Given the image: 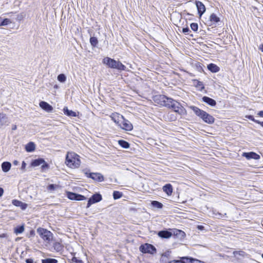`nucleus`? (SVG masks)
<instances>
[{
	"label": "nucleus",
	"instance_id": "1",
	"mask_svg": "<svg viewBox=\"0 0 263 263\" xmlns=\"http://www.w3.org/2000/svg\"><path fill=\"white\" fill-rule=\"evenodd\" d=\"M191 109L195 114L201 119L204 123L212 124L215 122V118L205 111L200 109L195 106H190Z\"/></svg>",
	"mask_w": 263,
	"mask_h": 263
},
{
	"label": "nucleus",
	"instance_id": "2",
	"mask_svg": "<svg viewBox=\"0 0 263 263\" xmlns=\"http://www.w3.org/2000/svg\"><path fill=\"white\" fill-rule=\"evenodd\" d=\"M166 107L173 109L175 112L178 113L180 115H185L186 114V109L181 105L180 103L171 98L168 99Z\"/></svg>",
	"mask_w": 263,
	"mask_h": 263
},
{
	"label": "nucleus",
	"instance_id": "3",
	"mask_svg": "<svg viewBox=\"0 0 263 263\" xmlns=\"http://www.w3.org/2000/svg\"><path fill=\"white\" fill-rule=\"evenodd\" d=\"M103 63L110 68L116 69L120 71L125 70L126 69V66L121 62L109 57L104 58L103 59Z\"/></svg>",
	"mask_w": 263,
	"mask_h": 263
},
{
	"label": "nucleus",
	"instance_id": "4",
	"mask_svg": "<svg viewBox=\"0 0 263 263\" xmlns=\"http://www.w3.org/2000/svg\"><path fill=\"white\" fill-rule=\"evenodd\" d=\"M78 155L74 153H68L66 157L65 163L70 167H78L80 165V160Z\"/></svg>",
	"mask_w": 263,
	"mask_h": 263
},
{
	"label": "nucleus",
	"instance_id": "5",
	"mask_svg": "<svg viewBox=\"0 0 263 263\" xmlns=\"http://www.w3.org/2000/svg\"><path fill=\"white\" fill-rule=\"evenodd\" d=\"M37 233L45 241L49 242L53 237V234L46 229L39 228L36 230Z\"/></svg>",
	"mask_w": 263,
	"mask_h": 263
},
{
	"label": "nucleus",
	"instance_id": "6",
	"mask_svg": "<svg viewBox=\"0 0 263 263\" xmlns=\"http://www.w3.org/2000/svg\"><path fill=\"white\" fill-rule=\"evenodd\" d=\"M139 250L143 253L151 254H154L156 253L157 251L154 246L147 243L141 245L139 247Z\"/></svg>",
	"mask_w": 263,
	"mask_h": 263
},
{
	"label": "nucleus",
	"instance_id": "7",
	"mask_svg": "<svg viewBox=\"0 0 263 263\" xmlns=\"http://www.w3.org/2000/svg\"><path fill=\"white\" fill-rule=\"evenodd\" d=\"M170 99V98L161 95H156L153 97V100L155 103L165 107H166V105L168 102V99Z\"/></svg>",
	"mask_w": 263,
	"mask_h": 263
},
{
	"label": "nucleus",
	"instance_id": "8",
	"mask_svg": "<svg viewBox=\"0 0 263 263\" xmlns=\"http://www.w3.org/2000/svg\"><path fill=\"white\" fill-rule=\"evenodd\" d=\"M102 200V195L96 193L93 194L88 200L86 208H89L92 204L98 203Z\"/></svg>",
	"mask_w": 263,
	"mask_h": 263
},
{
	"label": "nucleus",
	"instance_id": "9",
	"mask_svg": "<svg viewBox=\"0 0 263 263\" xmlns=\"http://www.w3.org/2000/svg\"><path fill=\"white\" fill-rule=\"evenodd\" d=\"M86 176L97 182H102L104 180V176L100 173H85Z\"/></svg>",
	"mask_w": 263,
	"mask_h": 263
},
{
	"label": "nucleus",
	"instance_id": "10",
	"mask_svg": "<svg viewBox=\"0 0 263 263\" xmlns=\"http://www.w3.org/2000/svg\"><path fill=\"white\" fill-rule=\"evenodd\" d=\"M66 195L68 199L72 200L82 201L86 199L84 195L71 192H67Z\"/></svg>",
	"mask_w": 263,
	"mask_h": 263
},
{
	"label": "nucleus",
	"instance_id": "11",
	"mask_svg": "<svg viewBox=\"0 0 263 263\" xmlns=\"http://www.w3.org/2000/svg\"><path fill=\"white\" fill-rule=\"evenodd\" d=\"M219 23H220V18L215 13H212L208 21L209 26L213 25L216 27L219 25Z\"/></svg>",
	"mask_w": 263,
	"mask_h": 263
},
{
	"label": "nucleus",
	"instance_id": "12",
	"mask_svg": "<svg viewBox=\"0 0 263 263\" xmlns=\"http://www.w3.org/2000/svg\"><path fill=\"white\" fill-rule=\"evenodd\" d=\"M173 229H164L157 233L158 236L161 238L168 239L173 236Z\"/></svg>",
	"mask_w": 263,
	"mask_h": 263
},
{
	"label": "nucleus",
	"instance_id": "13",
	"mask_svg": "<svg viewBox=\"0 0 263 263\" xmlns=\"http://www.w3.org/2000/svg\"><path fill=\"white\" fill-rule=\"evenodd\" d=\"M119 126L123 129L126 131H131L133 129L132 124L128 120L123 117Z\"/></svg>",
	"mask_w": 263,
	"mask_h": 263
},
{
	"label": "nucleus",
	"instance_id": "14",
	"mask_svg": "<svg viewBox=\"0 0 263 263\" xmlns=\"http://www.w3.org/2000/svg\"><path fill=\"white\" fill-rule=\"evenodd\" d=\"M242 156L248 160H258L260 158V155L254 152H244L242 153Z\"/></svg>",
	"mask_w": 263,
	"mask_h": 263
},
{
	"label": "nucleus",
	"instance_id": "15",
	"mask_svg": "<svg viewBox=\"0 0 263 263\" xmlns=\"http://www.w3.org/2000/svg\"><path fill=\"white\" fill-rule=\"evenodd\" d=\"M40 107L47 112H51L53 110V107L45 101H41L39 103Z\"/></svg>",
	"mask_w": 263,
	"mask_h": 263
},
{
	"label": "nucleus",
	"instance_id": "16",
	"mask_svg": "<svg viewBox=\"0 0 263 263\" xmlns=\"http://www.w3.org/2000/svg\"><path fill=\"white\" fill-rule=\"evenodd\" d=\"M123 117H124L122 115H121L120 114L117 112L113 113L110 116L111 120L119 126L121 124Z\"/></svg>",
	"mask_w": 263,
	"mask_h": 263
},
{
	"label": "nucleus",
	"instance_id": "17",
	"mask_svg": "<svg viewBox=\"0 0 263 263\" xmlns=\"http://www.w3.org/2000/svg\"><path fill=\"white\" fill-rule=\"evenodd\" d=\"M195 4L197 9L198 14L199 16L201 17L205 11V7L204 5L200 1H196Z\"/></svg>",
	"mask_w": 263,
	"mask_h": 263
},
{
	"label": "nucleus",
	"instance_id": "18",
	"mask_svg": "<svg viewBox=\"0 0 263 263\" xmlns=\"http://www.w3.org/2000/svg\"><path fill=\"white\" fill-rule=\"evenodd\" d=\"M172 232L173 236L180 240L183 239L185 236V233L184 232L181 230L173 229Z\"/></svg>",
	"mask_w": 263,
	"mask_h": 263
},
{
	"label": "nucleus",
	"instance_id": "19",
	"mask_svg": "<svg viewBox=\"0 0 263 263\" xmlns=\"http://www.w3.org/2000/svg\"><path fill=\"white\" fill-rule=\"evenodd\" d=\"M171 251L167 250L163 253L160 258V261L161 263H168L170 261Z\"/></svg>",
	"mask_w": 263,
	"mask_h": 263
},
{
	"label": "nucleus",
	"instance_id": "20",
	"mask_svg": "<svg viewBox=\"0 0 263 263\" xmlns=\"http://www.w3.org/2000/svg\"><path fill=\"white\" fill-rule=\"evenodd\" d=\"M202 101L207 104L208 105L214 107L216 105V101L212 98L207 96H203L202 99Z\"/></svg>",
	"mask_w": 263,
	"mask_h": 263
},
{
	"label": "nucleus",
	"instance_id": "21",
	"mask_svg": "<svg viewBox=\"0 0 263 263\" xmlns=\"http://www.w3.org/2000/svg\"><path fill=\"white\" fill-rule=\"evenodd\" d=\"M63 111L64 115L69 117H77L78 114H79V112H76L75 111H72V110H69L66 106L63 108Z\"/></svg>",
	"mask_w": 263,
	"mask_h": 263
},
{
	"label": "nucleus",
	"instance_id": "22",
	"mask_svg": "<svg viewBox=\"0 0 263 263\" xmlns=\"http://www.w3.org/2000/svg\"><path fill=\"white\" fill-rule=\"evenodd\" d=\"M10 121L6 114L0 113V126L8 125Z\"/></svg>",
	"mask_w": 263,
	"mask_h": 263
},
{
	"label": "nucleus",
	"instance_id": "23",
	"mask_svg": "<svg viewBox=\"0 0 263 263\" xmlns=\"http://www.w3.org/2000/svg\"><path fill=\"white\" fill-rule=\"evenodd\" d=\"M162 189L163 191L168 196L171 195L173 193V186L170 183L165 184Z\"/></svg>",
	"mask_w": 263,
	"mask_h": 263
},
{
	"label": "nucleus",
	"instance_id": "24",
	"mask_svg": "<svg viewBox=\"0 0 263 263\" xmlns=\"http://www.w3.org/2000/svg\"><path fill=\"white\" fill-rule=\"evenodd\" d=\"M207 68L209 71L213 73L218 72L220 70V68L214 63H210L208 64Z\"/></svg>",
	"mask_w": 263,
	"mask_h": 263
},
{
	"label": "nucleus",
	"instance_id": "25",
	"mask_svg": "<svg viewBox=\"0 0 263 263\" xmlns=\"http://www.w3.org/2000/svg\"><path fill=\"white\" fill-rule=\"evenodd\" d=\"M44 162V159L42 158H39L32 160L31 162V166L33 167L38 166Z\"/></svg>",
	"mask_w": 263,
	"mask_h": 263
},
{
	"label": "nucleus",
	"instance_id": "26",
	"mask_svg": "<svg viewBox=\"0 0 263 263\" xmlns=\"http://www.w3.org/2000/svg\"><path fill=\"white\" fill-rule=\"evenodd\" d=\"M1 167L2 171L6 173L8 172L10 170L11 167V164L9 162L5 161L2 163Z\"/></svg>",
	"mask_w": 263,
	"mask_h": 263
},
{
	"label": "nucleus",
	"instance_id": "27",
	"mask_svg": "<svg viewBox=\"0 0 263 263\" xmlns=\"http://www.w3.org/2000/svg\"><path fill=\"white\" fill-rule=\"evenodd\" d=\"M35 144L33 142H29L25 147L26 151L27 152H33L35 149Z\"/></svg>",
	"mask_w": 263,
	"mask_h": 263
},
{
	"label": "nucleus",
	"instance_id": "28",
	"mask_svg": "<svg viewBox=\"0 0 263 263\" xmlns=\"http://www.w3.org/2000/svg\"><path fill=\"white\" fill-rule=\"evenodd\" d=\"M25 228L24 225L18 226L14 228V233L16 235L22 233L24 231Z\"/></svg>",
	"mask_w": 263,
	"mask_h": 263
},
{
	"label": "nucleus",
	"instance_id": "29",
	"mask_svg": "<svg viewBox=\"0 0 263 263\" xmlns=\"http://www.w3.org/2000/svg\"><path fill=\"white\" fill-rule=\"evenodd\" d=\"M213 215L217 218H218V219L227 218L226 213L222 214V213H219L218 211H217L216 210L213 211Z\"/></svg>",
	"mask_w": 263,
	"mask_h": 263
},
{
	"label": "nucleus",
	"instance_id": "30",
	"mask_svg": "<svg viewBox=\"0 0 263 263\" xmlns=\"http://www.w3.org/2000/svg\"><path fill=\"white\" fill-rule=\"evenodd\" d=\"M11 23L12 21L9 18H2L0 17V26H7Z\"/></svg>",
	"mask_w": 263,
	"mask_h": 263
},
{
	"label": "nucleus",
	"instance_id": "31",
	"mask_svg": "<svg viewBox=\"0 0 263 263\" xmlns=\"http://www.w3.org/2000/svg\"><path fill=\"white\" fill-rule=\"evenodd\" d=\"M118 144L120 146L124 148H128L130 146L129 143L124 140H120L118 141Z\"/></svg>",
	"mask_w": 263,
	"mask_h": 263
},
{
	"label": "nucleus",
	"instance_id": "32",
	"mask_svg": "<svg viewBox=\"0 0 263 263\" xmlns=\"http://www.w3.org/2000/svg\"><path fill=\"white\" fill-rule=\"evenodd\" d=\"M151 205L154 208L160 209H162L163 206V205L162 203L156 201V200H153L151 201Z\"/></svg>",
	"mask_w": 263,
	"mask_h": 263
},
{
	"label": "nucleus",
	"instance_id": "33",
	"mask_svg": "<svg viewBox=\"0 0 263 263\" xmlns=\"http://www.w3.org/2000/svg\"><path fill=\"white\" fill-rule=\"evenodd\" d=\"M89 42H90V45L93 47H97V45L98 44V39L95 36H91L89 39Z\"/></svg>",
	"mask_w": 263,
	"mask_h": 263
},
{
	"label": "nucleus",
	"instance_id": "34",
	"mask_svg": "<svg viewBox=\"0 0 263 263\" xmlns=\"http://www.w3.org/2000/svg\"><path fill=\"white\" fill-rule=\"evenodd\" d=\"M58 260L54 258H47L42 259V263H58Z\"/></svg>",
	"mask_w": 263,
	"mask_h": 263
},
{
	"label": "nucleus",
	"instance_id": "35",
	"mask_svg": "<svg viewBox=\"0 0 263 263\" xmlns=\"http://www.w3.org/2000/svg\"><path fill=\"white\" fill-rule=\"evenodd\" d=\"M53 247L54 248V250L55 251H56L57 252H60L63 249V247H62V245H61V243L58 242H55V243H54L53 245Z\"/></svg>",
	"mask_w": 263,
	"mask_h": 263
},
{
	"label": "nucleus",
	"instance_id": "36",
	"mask_svg": "<svg viewBox=\"0 0 263 263\" xmlns=\"http://www.w3.org/2000/svg\"><path fill=\"white\" fill-rule=\"evenodd\" d=\"M122 193L117 191H114L112 194L113 198L115 200L120 199L122 197Z\"/></svg>",
	"mask_w": 263,
	"mask_h": 263
},
{
	"label": "nucleus",
	"instance_id": "37",
	"mask_svg": "<svg viewBox=\"0 0 263 263\" xmlns=\"http://www.w3.org/2000/svg\"><path fill=\"white\" fill-rule=\"evenodd\" d=\"M194 84L196 87L199 88L201 90L204 88V86L202 82H200L198 80H194Z\"/></svg>",
	"mask_w": 263,
	"mask_h": 263
},
{
	"label": "nucleus",
	"instance_id": "38",
	"mask_svg": "<svg viewBox=\"0 0 263 263\" xmlns=\"http://www.w3.org/2000/svg\"><path fill=\"white\" fill-rule=\"evenodd\" d=\"M25 14L24 12H22L16 15L15 17H13V19L17 21H21L25 16Z\"/></svg>",
	"mask_w": 263,
	"mask_h": 263
},
{
	"label": "nucleus",
	"instance_id": "39",
	"mask_svg": "<svg viewBox=\"0 0 263 263\" xmlns=\"http://www.w3.org/2000/svg\"><path fill=\"white\" fill-rule=\"evenodd\" d=\"M186 259L187 262L189 263H203V261L196 259H194L192 257H186Z\"/></svg>",
	"mask_w": 263,
	"mask_h": 263
},
{
	"label": "nucleus",
	"instance_id": "40",
	"mask_svg": "<svg viewBox=\"0 0 263 263\" xmlns=\"http://www.w3.org/2000/svg\"><path fill=\"white\" fill-rule=\"evenodd\" d=\"M57 79L59 82L64 83L66 80V77L64 74L61 73L58 75Z\"/></svg>",
	"mask_w": 263,
	"mask_h": 263
},
{
	"label": "nucleus",
	"instance_id": "41",
	"mask_svg": "<svg viewBox=\"0 0 263 263\" xmlns=\"http://www.w3.org/2000/svg\"><path fill=\"white\" fill-rule=\"evenodd\" d=\"M59 187V185L57 184H49L47 186V190L49 191H54L56 189H57Z\"/></svg>",
	"mask_w": 263,
	"mask_h": 263
},
{
	"label": "nucleus",
	"instance_id": "42",
	"mask_svg": "<svg viewBox=\"0 0 263 263\" xmlns=\"http://www.w3.org/2000/svg\"><path fill=\"white\" fill-rule=\"evenodd\" d=\"M190 27L193 31L197 32L198 29V25L197 23H192L190 24Z\"/></svg>",
	"mask_w": 263,
	"mask_h": 263
},
{
	"label": "nucleus",
	"instance_id": "43",
	"mask_svg": "<svg viewBox=\"0 0 263 263\" xmlns=\"http://www.w3.org/2000/svg\"><path fill=\"white\" fill-rule=\"evenodd\" d=\"M233 254L235 256H236L237 255L241 256H245L246 255V253L242 251H235L233 252Z\"/></svg>",
	"mask_w": 263,
	"mask_h": 263
},
{
	"label": "nucleus",
	"instance_id": "44",
	"mask_svg": "<svg viewBox=\"0 0 263 263\" xmlns=\"http://www.w3.org/2000/svg\"><path fill=\"white\" fill-rule=\"evenodd\" d=\"M41 165V169L42 172H44L45 170H48L49 168V165L46 162H45V160L44 162H43Z\"/></svg>",
	"mask_w": 263,
	"mask_h": 263
},
{
	"label": "nucleus",
	"instance_id": "45",
	"mask_svg": "<svg viewBox=\"0 0 263 263\" xmlns=\"http://www.w3.org/2000/svg\"><path fill=\"white\" fill-rule=\"evenodd\" d=\"M246 118H247V119H248L249 120H251L252 121H253L254 122L256 123H257V124H259L260 123V121L259 120H257L256 119H254L253 116L252 115H247L246 116Z\"/></svg>",
	"mask_w": 263,
	"mask_h": 263
},
{
	"label": "nucleus",
	"instance_id": "46",
	"mask_svg": "<svg viewBox=\"0 0 263 263\" xmlns=\"http://www.w3.org/2000/svg\"><path fill=\"white\" fill-rule=\"evenodd\" d=\"M12 203L13 204V205H14L16 206L19 207L20 204H22V201H19L16 199H13L12 201Z\"/></svg>",
	"mask_w": 263,
	"mask_h": 263
},
{
	"label": "nucleus",
	"instance_id": "47",
	"mask_svg": "<svg viewBox=\"0 0 263 263\" xmlns=\"http://www.w3.org/2000/svg\"><path fill=\"white\" fill-rule=\"evenodd\" d=\"M72 263H84L83 261L76 257H73L71 259Z\"/></svg>",
	"mask_w": 263,
	"mask_h": 263
},
{
	"label": "nucleus",
	"instance_id": "48",
	"mask_svg": "<svg viewBox=\"0 0 263 263\" xmlns=\"http://www.w3.org/2000/svg\"><path fill=\"white\" fill-rule=\"evenodd\" d=\"M190 32H191V30L188 27L182 28V32L185 34H189Z\"/></svg>",
	"mask_w": 263,
	"mask_h": 263
},
{
	"label": "nucleus",
	"instance_id": "49",
	"mask_svg": "<svg viewBox=\"0 0 263 263\" xmlns=\"http://www.w3.org/2000/svg\"><path fill=\"white\" fill-rule=\"evenodd\" d=\"M23 210H25L27 207V204L26 203L22 202V204H20V206Z\"/></svg>",
	"mask_w": 263,
	"mask_h": 263
},
{
	"label": "nucleus",
	"instance_id": "50",
	"mask_svg": "<svg viewBox=\"0 0 263 263\" xmlns=\"http://www.w3.org/2000/svg\"><path fill=\"white\" fill-rule=\"evenodd\" d=\"M34 235H35V231L33 230H31L29 232L28 237H34Z\"/></svg>",
	"mask_w": 263,
	"mask_h": 263
},
{
	"label": "nucleus",
	"instance_id": "51",
	"mask_svg": "<svg viewBox=\"0 0 263 263\" xmlns=\"http://www.w3.org/2000/svg\"><path fill=\"white\" fill-rule=\"evenodd\" d=\"M197 228L200 231H203L204 230V227L202 225H198L197 226Z\"/></svg>",
	"mask_w": 263,
	"mask_h": 263
},
{
	"label": "nucleus",
	"instance_id": "52",
	"mask_svg": "<svg viewBox=\"0 0 263 263\" xmlns=\"http://www.w3.org/2000/svg\"><path fill=\"white\" fill-rule=\"evenodd\" d=\"M25 261L26 263H33V260L32 258H27Z\"/></svg>",
	"mask_w": 263,
	"mask_h": 263
},
{
	"label": "nucleus",
	"instance_id": "53",
	"mask_svg": "<svg viewBox=\"0 0 263 263\" xmlns=\"http://www.w3.org/2000/svg\"><path fill=\"white\" fill-rule=\"evenodd\" d=\"M26 166V163L25 162V161H23L21 166V169L24 170Z\"/></svg>",
	"mask_w": 263,
	"mask_h": 263
},
{
	"label": "nucleus",
	"instance_id": "54",
	"mask_svg": "<svg viewBox=\"0 0 263 263\" xmlns=\"http://www.w3.org/2000/svg\"><path fill=\"white\" fill-rule=\"evenodd\" d=\"M15 14V13H14L13 12H11L9 13H6L5 15H9L10 17H12L13 15H14Z\"/></svg>",
	"mask_w": 263,
	"mask_h": 263
},
{
	"label": "nucleus",
	"instance_id": "55",
	"mask_svg": "<svg viewBox=\"0 0 263 263\" xmlns=\"http://www.w3.org/2000/svg\"><path fill=\"white\" fill-rule=\"evenodd\" d=\"M257 115L261 117H263V110L259 111Z\"/></svg>",
	"mask_w": 263,
	"mask_h": 263
},
{
	"label": "nucleus",
	"instance_id": "56",
	"mask_svg": "<svg viewBox=\"0 0 263 263\" xmlns=\"http://www.w3.org/2000/svg\"><path fill=\"white\" fill-rule=\"evenodd\" d=\"M4 193V190L3 188L0 187V197L3 195Z\"/></svg>",
	"mask_w": 263,
	"mask_h": 263
},
{
	"label": "nucleus",
	"instance_id": "57",
	"mask_svg": "<svg viewBox=\"0 0 263 263\" xmlns=\"http://www.w3.org/2000/svg\"><path fill=\"white\" fill-rule=\"evenodd\" d=\"M259 50L261 51V52H263V44H261L259 46Z\"/></svg>",
	"mask_w": 263,
	"mask_h": 263
},
{
	"label": "nucleus",
	"instance_id": "58",
	"mask_svg": "<svg viewBox=\"0 0 263 263\" xmlns=\"http://www.w3.org/2000/svg\"><path fill=\"white\" fill-rule=\"evenodd\" d=\"M17 128V126L16 125H13L12 127V130H16Z\"/></svg>",
	"mask_w": 263,
	"mask_h": 263
},
{
	"label": "nucleus",
	"instance_id": "59",
	"mask_svg": "<svg viewBox=\"0 0 263 263\" xmlns=\"http://www.w3.org/2000/svg\"><path fill=\"white\" fill-rule=\"evenodd\" d=\"M13 163L14 165H17L18 164V161L17 160H14V161H13Z\"/></svg>",
	"mask_w": 263,
	"mask_h": 263
},
{
	"label": "nucleus",
	"instance_id": "60",
	"mask_svg": "<svg viewBox=\"0 0 263 263\" xmlns=\"http://www.w3.org/2000/svg\"><path fill=\"white\" fill-rule=\"evenodd\" d=\"M6 237V234H0V238H5Z\"/></svg>",
	"mask_w": 263,
	"mask_h": 263
},
{
	"label": "nucleus",
	"instance_id": "61",
	"mask_svg": "<svg viewBox=\"0 0 263 263\" xmlns=\"http://www.w3.org/2000/svg\"><path fill=\"white\" fill-rule=\"evenodd\" d=\"M191 36L193 37V34H191L190 35Z\"/></svg>",
	"mask_w": 263,
	"mask_h": 263
},
{
	"label": "nucleus",
	"instance_id": "62",
	"mask_svg": "<svg viewBox=\"0 0 263 263\" xmlns=\"http://www.w3.org/2000/svg\"><path fill=\"white\" fill-rule=\"evenodd\" d=\"M54 87V88H57V85H55Z\"/></svg>",
	"mask_w": 263,
	"mask_h": 263
}]
</instances>
